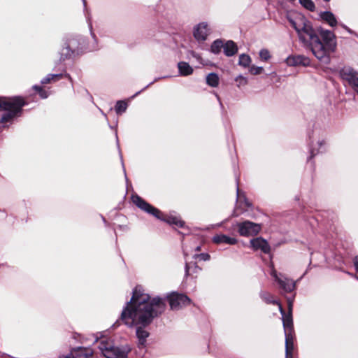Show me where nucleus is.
Instances as JSON below:
<instances>
[{
	"mask_svg": "<svg viewBox=\"0 0 358 358\" xmlns=\"http://www.w3.org/2000/svg\"><path fill=\"white\" fill-rule=\"evenodd\" d=\"M166 308L164 300L159 297L150 299L148 294L141 287H136L133 295L122 310L121 320L124 323L132 327L134 324L147 326L152 320L161 315Z\"/></svg>",
	"mask_w": 358,
	"mask_h": 358,
	"instance_id": "obj_1",
	"label": "nucleus"
},
{
	"mask_svg": "<svg viewBox=\"0 0 358 358\" xmlns=\"http://www.w3.org/2000/svg\"><path fill=\"white\" fill-rule=\"evenodd\" d=\"M287 19L296 30L299 40L303 43L309 45L310 49L314 44V50L320 55L321 46L317 41V34L313 28L311 22L301 14L289 16Z\"/></svg>",
	"mask_w": 358,
	"mask_h": 358,
	"instance_id": "obj_2",
	"label": "nucleus"
},
{
	"mask_svg": "<svg viewBox=\"0 0 358 358\" xmlns=\"http://www.w3.org/2000/svg\"><path fill=\"white\" fill-rule=\"evenodd\" d=\"M317 41L320 44L321 53L320 55L314 50V44L312 46L311 51L313 54L320 61L327 62L329 61V55L331 52L335 51L336 48V38L335 34L327 29L320 28L318 29Z\"/></svg>",
	"mask_w": 358,
	"mask_h": 358,
	"instance_id": "obj_3",
	"label": "nucleus"
},
{
	"mask_svg": "<svg viewBox=\"0 0 358 358\" xmlns=\"http://www.w3.org/2000/svg\"><path fill=\"white\" fill-rule=\"evenodd\" d=\"M131 199L133 203L136 206H138L139 208L144 210L145 212L152 215L156 218L160 220H163L169 224L176 225V227H178L182 228L184 227L185 223L182 220H180V217L173 215H164L163 213L159 210L147 203L139 196H132Z\"/></svg>",
	"mask_w": 358,
	"mask_h": 358,
	"instance_id": "obj_4",
	"label": "nucleus"
},
{
	"mask_svg": "<svg viewBox=\"0 0 358 358\" xmlns=\"http://www.w3.org/2000/svg\"><path fill=\"white\" fill-rule=\"evenodd\" d=\"M24 105L25 102L21 97H0V110L6 111L2 115L1 121L6 122L17 115Z\"/></svg>",
	"mask_w": 358,
	"mask_h": 358,
	"instance_id": "obj_5",
	"label": "nucleus"
},
{
	"mask_svg": "<svg viewBox=\"0 0 358 358\" xmlns=\"http://www.w3.org/2000/svg\"><path fill=\"white\" fill-rule=\"evenodd\" d=\"M99 348L106 358H127L131 350L127 345L115 346L110 339L103 338L100 340Z\"/></svg>",
	"mask_w": 358,
	"mask_h": 358,
	"instance_id": "obj_6",
	"label": "nucleus"
},
{
	"mask_svg": "<svg viewBox=\"0 0 358 358\" xmlns=\"http://www.w3.org/2000/svg\"><path fill=\"white\" fill-rule=\"evenodd\" d=\"M271 275L278 283L279 288L282 289L284 292L289 293L295 289L296 282L281 273H278L274 268L271 269Z\"/></svg>",
	"mask_w": 358,
	"mask_h": 358,
	"instance_id": "obj_7",
	"label": "nucleus"
},
{
	"mask_svg": "<svg viewBox=\"0 0 358 358\" xmlns=\"http://www.w3.org/2000/svg\"><path fill=\"white\" fill-rule=\"evenodd\" d=\"M169 301L172 310H178L190 304L191 299L185 294L173 292L169 296Z\"/></svg>",
	"mask_w": 358,
	"mask_h": 358,
	"instance_id": "obj_8",
	"label": "nucleus"
},
{
	"mask_svg": "<svg viewBox=\"0 0 358 358\" xmlns=\"http://www.w3.org/2000/svg\"><path fill=\"white\" fill-rule=\"evenodd\" d=\"M238 227L240 235L243 236H255L261 230V225L259 224L250 221L238 223Z\"/></svg>",
	"mask_w": 358,
	"mask_h": 358,
	"instance_id": "obj_9",
	"label": "nucleus"
},
{
	"mask_svg": "<svg viewBox=\"0 0 358 358\" xmlns=\"http://www.w3.org/2000/svg\"><path fill=\"white\" fill-rule=\"evenodd\" d=\"M340 75L358 93V73L350 67H345L341 70Z\"/></svg>",
	"mask_w": 358,
	"mask_h": 358,
	"instance_id": "obj_10",
	"label": "nucleus"
},
{
	"mask_svg": "<svg viewBox=\"0 0 358 358\" xmlns=\"http://www.w3.org/2000/svg\"><path fill=\"white\" fill-rule=\"evenodd\" d=\"M210 33L208 24L206 22H201L197 24L194 29V37L199 42H203L206 40Z\"/></svg>",
	"mask_w": 358,
	"mask_h": 358,
	"instance_id": "obj_11",
	"label": "nucleus"
},
{
	"mask_svg": "<svg viewBox=\"0 0 358 358\" xmlns=\"http://www.w3.org/2000/svg\"><path fill=\"white\" fill-rule=\"evenodd\" d=\"M251 248L254 250H261L264 254H269L271 247L268 242L262 237H257L250 241Z\"/></svg>",
	"mask_w": 358,
	"mask_h": 358,
	"instance_id": "obj_12",
	"label": "nucleus"
},
{
	"mask_svg": "<svg viewBox=\"0 0 358 358\" xmlns=\"http://www.w3.org/2000/svg\"><path fill=\"white\" fill-rule=\"evenodd\" d=\"M93 352L90 348H78L74 349L68 355H62L59 358H92Z\"/></svg>",
	"mask_w": 358,
	"mask_h": 358,
	"instance_id": "obj_13",
	"label": "nucleus"
},
{
	"mask_svg": "<svg viewBox=\"0 0 358 358\" xmlns=\"http://www.w3.org/2000/svg\"><path fill=\"white\" fill-rule=\"evenodd\" d=\"M286 63L288 66H308L310 63V61L308 57H305L303 55H292L289 56L286 59Z\"/></svg>",
	"mask_w": 358,
	"mask_h": 358,
	"instance_id": "obj_14",
	"label": "nucleus"
},
{
	"mask_svg": "<svg viewBox=\"0 0 358 358\" xmlns=\"http://www.w3.org/2000/svg\"><path fill=\"white\" fill-rule=\"evenodd\" d=\"M212 241L215 244H227V245H235L237 243V239L234 237H230L227 235L219 234L215 235Z\"/></svg>",
	"mask_w": 358,
	"mask_h": 358,
	"instance_id": "obj_15",
	"label": "nucleus"
},
{
	"mask_svg": "<svg viewBox=\"0 0 358 358\" xmlns=\"http://www.w3.org/2000/svg\"><path fill=\"white\" fill-rule=\"evenodd\" d=\"M260 296L262 299L264 300L266 303L277 305L279 308L280 313L282 315L284 314V310L282 307V305L278 301L274 299V297L271 294L267 292H262L260 293Z\"/></svg>",
	"mask_w": 358,
	"mask_h": 358,
	"instance_id": "obj_16",
	"label": "nucleus"
},
{
	"mask_svg": "<svg viewBox=\"0 0 358 358\" xmlns=\"http://www.w3.org/2000/svg\"><path fill=\"white\" fill-rule=\"evenodd\" d=\"M200 271L201 268L195 263L186 262L185 267V277H196L197 274L199 273Z\"/></svg>",
	"mask_w": 358,
	"mask_h": 358,
	"instance_id": "obj_17",
	"label": "nucleus"
},
{
	"mask_svg": "<svg viewBox=\"0 0 358 358\" xmlns=\"http://www.w3.org/2000/svg\"><path fill=\"white\" fill-rule=\"evenodd\" d=\"M74 44L75 40H70L69 43L66 45V46L62 49L61 59L64 60L71 57V55L74 53V50H72V48L74 46Z\"/></svg>",
	"mask_w": 358,
	"mask_h": 358,
	"instance_id": "obj_18",
	"label": "nucleus"
},
{
	"mask_svg": "<svg viewBox=\"0 0 358 358\" xmlns=\"http://www.w3.org/2000/svg\"><path fill=\"white\" fill-rule=\"evenodd\" d=\"M224 53L227 57H231L238 52L236 44L232 41H228L224 44Z\"/></svg>",
	"mask_w": 358,
	"mask_h": 358,
	"instance_id": "obj_19",
	"label": "nucleus"
},
{
	"mask_svg": "<svg viewBox=\"0 0 358 358\" xmlns=\"http://www.w3.org/2000/svg\"><path fill=\"white\" fill-rule=\"evenodd\" d=\"M285 348L287 356L292 354L294 348V335L293 331L285 332Z\"/></svg>",
	"mask_w": 358,
	"mask_h": 358,
	"instance_id": "obj_20",
	"label": "nucleus"
},
{
	"mask_svg": "<svg viewBox=\"0 0 358 358\" xmlns=\"http://www.w3.org/2000/svg\"><path fill=\"white\" fill-rule=\"evenodd\" d=\"M320 17L322 20L327 22L329 24V26L332 27L336 26L338 23L335 15L330 11L321 12L320 14Z\"/></svg>",
	"mask_w": 358,
	"mask_h": 358,
	"instance_id": "obj_21",
	"label": "nucleus"
},
{
	"mask_svg": "<svg viewBox=\"0 0 358 358\" xmlns=\"http://www.w3.org/2000/svg\"><path fill=\"white\" fill-rule=\"evenodd\" d=\"M136 334L138 340V346L144 347L146 343V339L149 336V333L140 327L136 329Z\"/></svg>",
	"mask_w": 358,
	"mask_h": 358,
	"instance_id": "obj_22",
	"label": "nucleus"
},
{
	"mask_svg": "<svg viewBox=\"0 0 358 358\" xmlns=\"http://www.w3.org/2000/svg\"><path fill=\"white\" fill-rule=\"evenodd\" d=\"M281 315L282 317V324L285 332L293 331V321L292 314L288 313L287 315H285V313L284 312V314Z\"/></svg>",
	"mask_w": 358,
	"mask_h": 358,
	"instance_id": "obj_23",
	"label": "nucleus"
},
{
	"mask_svg": "<svg viewBox=\"0 0 358 358\" xmlns=\"http://www.w3.org/2000/svg\"><path fill=\"white\" fill-rule=\"evenodd\" d=\"M180 74L183 76L191 75L193 72V69L189 64L185 62H180L178 64Z\"/></svg>",
	"mask_w": 358,
	"mask_h": 358,
	"instance_id": "obj_24",
	"label": "nucleus"
},
{
	"mask_svg": "<svg viewBox=\"0 0 358 358\" xmlns=\"http://www.w3.org/2000/svg\"><path fill=\"white\" fill-rule=\"evenodd\" d=\"M206 83L208 85L215 87L219 85V77L216 73H209L206 77Z\"/></svg>",
	"mask_w": 358,
	"mask_h": 358,
	"instance_id": "obj_25",
	"label": "nucleus"
},
{
	"mask_svg": "<svg viewBox=\"0 0 358 358\" xmlns=\"http://www.w3.org/2000/svg\"><path fill=\"white\" fill-rule=\"evenodd\" d=\"M224 43L221 40L215 41L210 47V50L214 54H218L220 52L221 49L223 48Z\"/></svg>",
	"mask_w": 358,
	"mask_h": 358,
	"instance_id": "obj_26",
	"label": "nucleus"
},
{
	"mask_svg": "<svg viewBox=\"0 0 358 358\" xmlns=\"http://www.w3.org/2000/svg\"><path fill=\"white\" fill-rule=\"evenodd\" d=\"M251 62V58L248 55L241 54L239 56L238 64L243 67H248Z\"/></svg>",
	"mask_w": 358,
	"mask_h": 358,
	"instance_id": "obj_27",
	"label": "nucleus"
},
{
	"mask_svg": "<svg viewBox=\"0 0 358 358\" xmlns=\"http://www.w3.org/2000/svg\"><path fill=\"white\" fill-rule=\"evenodd\" d=\"M127 108V103L124 101H118L115 105V111L117 114L125 112Z\"/></svg>",
	"mask_w": 358,
	"mask_h": 358,
	"instance_id": "obj_28",
	"label": "nucleus"
},
{
	"mask_svg": "<svg viewBox=\"0 0 358 358\" xmlns=\"http://www.w3.org/2000/svg\"><path fill=\"white\" fill-rule=\"evenodd\" d=\"M299 2L308 10L313 11L315 8V3L312 0H299Z\"/></svg>",
	"mask_w": 358,
	"mask_h": 358,
	"instance_id": "obj_29",
	"label": "nucleus"
},
{
	"mask_svg": "<svg viewBox=\"0 0 358 358\" xmlns=\"http://www.w3.org/2000/svg\"><path fill=\"white\" fill-rule=\"evenodd\" d=\"M62 77V74H49L45 78H44L41 80L42 84H47L50 83L52 80H54L55 79H59Z\"/></svg>",
	"mask_w": 358,
	"mask_h": 358,
	"instance_id": "obj_30",
	"label": "nucleus"
},
{
	"mask_svg": "<svg viewBox=\"0 0 358 358\" xmlns=\"http://www.w3.org/2000/svg\"><path fill=\"white\" fill-rule=\"evenodd\" d=\"M259 57L262 61H268L271 58V54L267 49H262L259 51Z\"/></svg>",
	"mask_w": 358,
	"mask_h": 358,
	"instance_id": "obj_31",
	"label": "nucleus"
},
{
	"mask_svg": "<svg viewBox=\"0 0 358 358\" xmlns=\"http://www.w3.org/2000/svg\"><path fill=\"white\" fill-rule=\"evenodd\" d=\"M264 71V69L262 66H251L249 69V72L252 75H259L262 73Z\"/></svg>",
	"mask_w": 358,
	"mask_h": 358,
	"instance_id": "obj_32",
	"label": "nucleus"
},
{
	"mask_svg": "<svg viewBox=\"0 0 358 358\" xmlns=\"http://www.w3.org/2000/svg\"><path fill=\"white\" fill-rule=\"evenodd\" d=\"M235 81L237 83V86L240 87L241 86H244L248 83V80L245 77L239 75L235 78Z\"/></svg>",
	"mask_w": 358,
	"mask_h": 358,
	"instance_id": "obj_33",
	"label": "nucleus"
},
{
	"mask_svg": "<svg viewBox=\"0 0 358 358\" xmlns=\"http://www.w3.org/2000/svg\"><path fill=\"white\" fill-rule=\"evenodd\" d=\"M33 87L38 92L40 96L42 99H45L48 97V92L45 90H44L41 87L34 85Z\"/></svg>",
	"mask_w": 358,
	"mask_h": 358,
	"instance_id": "obj_34",
	"label": "nucleus"
},
{
	"mask_svg": "<svg viewBox=\"0 0 358 358\" xmlns=\"http://www.w3.org/2000/svg\"><path fill=\"white\" fill-rule=\"evenodd\" d=\"M194 258H199L201 260L207 261L209 260L210 258V256L207 253H201L199 255H195L194 256Z\"/></svg>",
	"mask_w": 358,
	"mask_h": 358,
	"instance_id": "obj_35",
	"label": "nucleus"
},
{
	"mask_svg": "<svg viewBox=\"0 0 358 358\" xmlns=\"http://www.w3.org/2000/svg\"><path fill=\"white\" fill-rule=\"evenodd\" d=\"M310 156L308 160H310V159L313 157L315 155H317L319 153V150H316L315 148H311L310 150Z\"/></svg>",
	"mask_w": 358,
	"mask_h": 358,
	"instance_id": "obj_36",
	"label": "nucleus"
},
{
	"mask_svg": "<svg viewBox=\"0 0 358 358\" xmlns=\"http://www.w3.org/2000/svg\"><path fill=\"white\" fill-rule=\"evenodd\" d=\"M288 313L292 314V307H293V301L291 299H288Z\"/></svg>",
	"mask_w": 358,
	"mask_h": 358,
	"instance_id": "obj_37",
	"label": "nucleus"
},
{
	"mask_svg": "<svg viewBox=\"0 0 358 358\" xmlns=\"http://www.w3.org/2000/svg\"><path fill=\"white\" fill-rule=\"evenodd\" d=\"M354 264L357 271L358 272V257H355L354 259Z\"/></svg>",
	"mask_w": 358,
	"mask_h": 358,
	"instance_id": "obj_38",
	"label": "nucleus"
},
{
	"mask_svg": "<svg viewBox=\"0 0 358 358\" xmlns=\"http://www.w3.org/2000/svg\"><path fill=\"white\" fill-rule=\"evenodd\" d=\"M237 199L238 200H241V193H240V190H239V187L238 186L237 187Z\"/></svg>",
	"mask_w": 358,
	"mask_h": 358,
	"instance_id": "obj_39",
	"label": "nucleus"
},
{
	"mask_svg": "<svg viewBox=\"0 0 358 358\" xmlns=\"http://www.w3.org/2000/svg\"><path fill=\"white\" fill-rule=\"evenodd\" d=\"M318 145L320 147H322V145H325V141L324 140H322V141H320L318 143H317Z\"/></svg>",
	"mask_w": 358,
	"mask_h": 358,
	"instance_id": "obj_40",
	"label": "nucleus"
},
{
	"mask_svg": "<svg viewBox=\"0 0 358 358\" xmlns=\"http://www.w3.org/2000/svg\"><path fill=\"white\" fill-rule=\"evenodd\" d=\"M245 204L247 207H250L251 206L250 203L246 199H245Z\"/></svg>",
	"mask_w": 358,
	"mask_h": 358,
	"instance_id": "obj_41",
	"label": "nucleus"
},
{
	"mask_svg": "<svg viewBox=\"0 0 358 358\" xmlns=\"http://www.w3.org/2000/svg\"><path fill=\"white\" fill-rule=\"evenodd\" d=\"M341 26L343 29H345L346 31H347V29H348V27H347L346 25H345V24H341Z\"/></svg>",
	"mask_w": 358,
	"mask_h": 358,
	"instance_id": "obj_42",
	"label": "nucleus"
},
{
	"mask_svg": "<svg viewBox=\"0 0 358 358\" xmlns=\"http://www.w3.org/2000/svg\"><path fill=\"white\" fill-rule=\"evenodd\" d=\"M157 80H158V79H157V78H156L153 82H152V83H150L149 85H148L145 87V88H147V87H148L150 85H152V83H155V81H157Z\"/></svg>",
	"mask_w": 358,
	"mask_h": 358,
	"instance_id": "obj_43",
	"label": "nucleus"
},
{
	"mask_svg": "<svg viewBox=\"0 0 358 358\" xmlns=\"http://www.w3.org/2000/svg\"><path fill=\"white\" fill-rule=\"evenodd\" d=\"M347 31L349 32L350 34H354V31L352 29H350L349 27L347 29Z\"/></svg>",
	"mask_w": 358,
	"mask_h": 358,
	"instance_id": "obj_44",
	"label": "nucleus"
},
{
	"mask_svg": "<svg viewBox=\"0 0 358 358\" xmlns=\"http://www.w3.org/2000/svg\"><path fill=\"white\" fill-rule=\"evenodd\" d=\"M199 250H201V247L200 246H197L196 248V251H199Z\"/></svg>",
	"mask_w": 358,
	"mask_h": 358,
	"instance_id": "obj_45",
	"label": "nucleus"
},
{
	"mask_svg": "<svg viewBox=\"0 0 358 358\" xmlns=\"http://www.w3.org/2000/svg\"><path fill=\"white\" fill-rule=\"evenodd\" d=\"M82 1L83 2L84 6H86V1L85 0H82Z\"/></svg>",
	"mask_w": 358,
	"mask_h": 358,
	"instance_id": "obj_46",
	"label": "nucleus"
},
{
	"mask_svg": "<svg viewBox=\"0 0 358 358\" xmlns=\"http://www.w3.org/2000/svg\"><path fill=\"white\" fill-rule=\"evenodd\" d=\"M192 55L195 57H197L196 55L194 52H192Z\"/></svg>",
	"mask_w": 358,
	"mask_h": 358,
	"instance_id": "obj_47",
	"label": "nucleus"
},
{
	"mask_svg": "<svg viewBox=\"0 0 358 358\" xmlns=\"http://www.w3.org/2000/svg\"><path fill=\"white\" fill-rule=\"evenodd\" d=\"M324 1H327V2H328V1H329L330 0H324Z\"/></svg>",
	"mask_w": 358,
	"mask_h": 358,
	"instance_id": "obj_48",
	"label": "nucleus"
},
{
	"mask_svg": "<svg viewBox=\"0 0 358 358\" xmlns=\"http://www.w3.org/2000/svg\"><path fill=\"white\" fill-rule=\"evenodd\" d=\"M357 279H358V278H357Z\"/></svg>",
	"mask_w": 358,
	"mask_h": 358,
	"instance_id": "obj_49",
	"label": "nucleus"
}]
</instances>
